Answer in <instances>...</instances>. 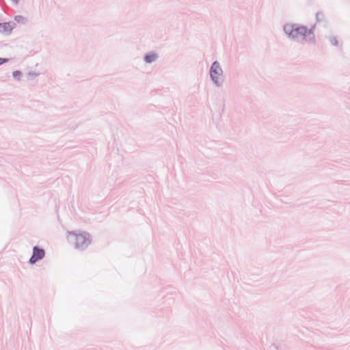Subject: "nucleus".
I'll return each instance as SVG.
<instances>
[{
  "mask_svg": "<svg viewBox=\"0 0 350 350\" xmlns=\"http://www.w3.org/2000/svg\"><path fill=\"white\" fill-rule=\"evenodd\" d=\"M12 26L10 23H0V31L3 33H10L12 31Z\"/></svg>",
  "mask_w": 350,
  "mask_h": 350,
  "instance_id": "39448f33",
  "label": "nucleus"
},
{
  "mask_svg": "<svg viewBox=\"0 0 350 350\" xmlns=\"http://www.w3.org/2000/svg\"><path fill=\"white\" fill-rule=\"evenodd\" d=\"M70 239L75 242V247L78 249H84L90 243V235L88 233H70Z\"/></svg>",
  "mask_w": 350,
  "mask_h": 350,
  "instance_id": "f03ea898",
  "label": "nucleus"
},
{
  "mask_svg": "<svg viewBox=\"0 0 350 350\" xmlns=\"http://www.w3.org/2000/svg\"><path fill=\"white\" fill-rule=\"evenodd\" d=\"M44 255L45 252L43 249L39 248L38 247H34L33 248V254L29 260V262L31 264H34L38 260L42 259Z\"/></svg>",
  "mask_w": 350,
  "mask_h": 350,
  "instance_id": "20e7f679",
  "label": "nucleus"
},
{
  "mask_svg": "<svg viewBox=\"0 0 350 350\" xmlns=\"http://www.w3.org/2000/svg\"><path fill=\"white\" fill-rule=\"evenodd\" d=\"M222 70L217 62H214L211 68V77L215 83H218Z\"/></svg>",
  "mask_w": 350,
  "mask_h": 350,
  "instance_id": "7ed1b4c3",
  "label": "nucleus"
},
{
  "mask_svg": "<svg viewBox=\"0 0 350 350\" xmlns=\"http://www.w3.org/2000/svg\"><path fill=\"white\" fill-rule=\"evenodd\" d=\"M15 3H17L18 0H13Z\"/></svg>",
  "mask_w": 350,
  "mask_h": 350,
  "instance_id": "1a4fd4ad",
  "label": "nucleus"
},
{
  "mask_svg": "<svg viewBox=\"0 0 350 350\" xmlns=\"http://www.w3.org/2000/svg\"><path fill=\"white\" fill-rule=\"evenodd\" d=\"M8 62V59L0 58V65Z\"/></svg>",
  "mask_w": 350,
  "mask_h": 350,
  "instance_id": "6e6552de",
  "label": "nucleus"
},
{
  "mask_svg": "<svg viewBox=\"0 0 350 350\" xmlns=\"http://www.w3.org/2000/svg\"><path fill=\"white\" fill-rule=\"evenodd\" d=\"M285 33L291 38L294 39L305 38L311 34V30L304 26H298L296 25H287L284 27Z\"/></svg>",
  "mask_w": 350,
  "mask_h": 350,
  "instance_id": "f257e3e1",
  "label": "nucleus"
},
{
  "mask_svg": "<svg viewBox=\"0 0 350 350\" xmlns=\"http://www.w3.org/2000/svg\"><path fill=\"white\" fill-rule=\"evenodd\" d=\"M157 58V55L154 54V53H150V54H148L145 56V61L147 62V63H151L152 62L154 61Z\"/></svg>",
  "mask_w": 350,
  "mask_h": 350,
  "instance_id": "423d86ee",
  "label": "nucleus"
},
{
  "mask_svg": "<svg viewBox=\"0 0 350 350\" xmlns=\"http://www.w3.org/2000/svg\"><path fill=\"white\" fill-rule=\"evenodd\" d=\"M13 76L16 78L19 79V77L21 76V72L18 70L14 71L13 72Z\"/></svg>",
  "mask_w": 350,
  "mask_h": 350,
  "instance_id": "0eeeda50",
  "label": "nucleus"
}]
</instances>
